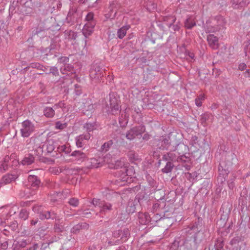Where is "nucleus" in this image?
I'll return each instance as SVG.
<instances>
[{
	"instance_id": "nucleus-38",
	"label": "nucleus",
	"mask_w": 250,
	"mask_h": 250,
	"mask_svg": "<svg viewBox=\"0 0 250 250\" xmlns=\"http://www.w3.org/2000/svg\"><path fill=\"white\" fill-rule=\"evenodd\" d=\"M53 229L56 233H59L63 232L64 227L63 225H62V222H60L59 220L58 222H55Z\"/></svg>"
},
{
	"instance_id": "nucleus-20",
	"label": "nucleus",
	"mask_w": 250,
	"mask_h": 250,
	"mask_svg": "<svg viewBox=\"0 0 250 250\" xmlns=\"http://www.w3.org/2000/svg\"><path fill=\"white\" fill-rule=\"evenodd\" d=\"M117 3L116 1H113L110 3L108 7L109 11L105 14L106 19H113L115 18L117 14Z\"/></svg>"
},
{
	"instance_id": "nucleus-47",
	"label": "nucleus",
	"mask_w": 250,
	"mask_h": 250,
	"mask_svg": "<svg viewBox=\"0 0 250 250\" xmlns=\"http://www.w3.org/2000/svg\"><path fill=\"white\" fill-rule=\"evenodd\" d=\"M244 240L243 238L241 236H236L234 237L230 242V244L232 246L238 244L239 242Z\"/></svg>"
},
{
	"instance_id": "nucleus-44",
	"label": "nucleus",
	"mask_w": 250,
	"mask_h": 250,
	"mask_svg": "<svg viewBox=\"0 0 250 250\" xmlns=\"http://www.w3.org/2000/svg\"><path fill=\"white\" fill-rule=\"evenodd\" d=\"M195 25V22L191 18H188L185 21V26L188 29H191Z\"/></svg>"
},
{
	"instance_id": "nucleus-5",
	"label": "nucleus",
	"mask_w": 250,
	"mask_h": 250,
	"mask_svg": "<svg viewBox=\"0 0 250 250\" xmlns=\"http://www.w3.org/2000/svg\"><path fill=\"white\" fill-rule=\"evenodd\" d=\"M224 23V18L221 15L212 17L208 20L206 23H203L206 32H214L218 29L219 26L223 25Z\"/></svg>"
},
{
	"instance_id": "nucleus-17",
	"label": "nucleus",
	"mask_w": 250,
	"mask_h": 250,
	"mask_svg": "<svg viewBox=\"0 0 250 250\" xmlns=\"http://www.w3.org/2000/svg\"><path fill=\"white\" fill-rule=\"evenodd\" d=\"M113 210L112 205L111 203L105 202L103 203L101 207L100 208L99 212L96 213V215H99L103 217V215H106L108 212H110Z\"/></svg>"
},
{
	"instance_id": "nucleus-57",
	"label": "nucleus",
	"mask_w": 250,
	"mask_h": 250,
	"mask_svg": "<svg viewBox=\"0 0 250 250\" xmlns=\"http://www.w3.org/2000/svg\"><path fill=\"white\" fill-rule=\"evenodd\" d=\"M63 70L70 72L71 73H75L74 72L75 70L74 69V67L72 66V65L68 63L64 65Z\"/></svg>"
},
{
	"instance_id": "nucleus-41",
	"label": "nucleus",
	"mask_w": 250,
	"mask_h": 250,
	"mask_svg": "<svg viewBox=\"0 0 250 250\" xmlns=\"http://www.w3.org/2000/svg\"><path fill=\"white\" fill-rule=\"evenodd\" d=\"M113 141L112 140H110L104 143L101 147L102 152L107 151L113 145Z\"/></svg>"
},
{
	"instance_id": "nucleus-51",
	"label": "nucleus",
	"mask_w": 250,
	"mask_h": 250,
	"mask_svg": "<svg viewBox=\"0 0 250 250\" xmlns=\"http://www.w3.org/2000/svg\"><path fill=\"white\" fill-rule=\"evenodd\" d=\"M14 242L18 245V247L20 248H23L27 245L26 240L22 239L21 240L15 241Z\"/></svg>"
},
{
	"instance_id": "nucleus-64",
	"label": "nucleus",
	"mask_w": 250,
	"mask_h": 250,
	"mask_svg": "<svg viewBox=\"0 0 250 250\" xmlns=\"http://www.w3.org/2000/svg\"><path fill=\"white\" fill-rule=\"evenodd\" d=\"M163 20L165 21L169 22H175L176 21V18L173 16H168V17H164L163 18Z\"/></svg>"
},
{
	"instance_id": "nucleus-30",
	"label": "nucleus",
	"mask_w": 250,
	"mask_h": 250,
	"mask_svg": "<svg viewBox=\"0 0 250 250\" xmlns=\"http://www.w3.org/2000/svg\"><path fill=\"white\" fill-rule=\"evenodd\" d=\"M109 167L110 168H114L116 169H121L123 170V167H125L124 162L121 160H118L115 161L114 162H112L110 164Z\"/></svg>"
},
{
	"instance_id": "nucleus-26",
	"label": "nucleus",
	"mask_w": 250,
	"mask_h": 250,
	"mask_svg": "<svg viewBox=\"0 0 250 250\" xmlns=\"http://www.w3.org/2000/svg\"><path fill=\"white\" fill-rule=\"evenodd\" d=\"M146 179L148 185L152 188L151 191L152 192H155L156 190H159L157 189L158 183L150 175L148 174L146 176Z\"/></svg>"
},
{
	"instance_id": "nucleus-63",
	"label": "nucleus",
	"mask_w": 250,
	"mask_h": 250,
	"mask_svg": "<svg viewBox=\"0 0 250 250\" xmlns=\"http://www.w3.org/2000/svg\"><path fill=\"white\" fill-rule=\"evenodd\" d=\"M66 126V124H62L60 121H58L55 124V127L58 129H63Z\"/></svg>"
},
{
	"instance_id": "nucleus-7",
	"label": "nucleus",
	"mask_w": 250,
	"mask_h": 250,
	"mask_svg": "<svg viewBox=\"0 0 250 250\" xmlns=\"http://www.w3.org/2000/svg\"><path fill=\"white\" fill-rule=\"evenodd\" d=\"M153 146L161 150L171 151L172 147L169 137L161 136L153 140Z\"/></svg>"
},
{
	"instance_id": "nucleus-1",
	"label": "nucleus",
	"mask_w": 250,
	"mask_h": 250,
	"mask_svg": "<svg viewBox=\"0 0 250 250\" xmlns=\"http://www.w3.org/2000/svg\"><path fill=\"white\" fill-rule=\"evenodd\" d=\"M60 29V26L56 23L54 18L46 15L42 16L40 17V21L37 27L32 31V36H45L46 35L44 33L46 30H51L54 31H58Z\"/></svg>"
},
{
	"instance_id": "nucleus-23",
	"label": "nucleus",
	"mask_w": 250,
	"mask_h": 250,
	"mask_svg": "<svg viewBox=\"0 0 250 250\" xmlns=\"http://www.w3.org/2000/svg\"><path fill=\"white\" fill-rule=\"evenodd\" d=\"M90 138V134L89 133H87L85 134L80 135L76 138V145L78 147H81L84 144L86 141L88 140Z\"/></svg>"
},
{
	"instance_id": "nucleus-59",
	"label": "nucleus",
	"mask_w": 250,
	"mask_h": 250,
	"mask_svg": "<svg viewBox=\"0 0 250 250\" xmlns=\"http://www.w3.org/2000/svg\"><path fill=\"white\" fill-rule=\"evenodd\" d=\"M69 204L73 207H77L79 205V200L76 198H72L70 199Z\"/></svg>"
},
{
	"instance_id": "nucleus-53",
	"label": "nucleus",
	"mask_w": 250,
	"mask_h": 250,
	"mask_svg": "<svg viewBox=\"0 0 250 250\" xmlns=\"http://www.w3.org/2000/svg\"><path fill=\"white\" fill-rule=\"evenodd\" d=\"M29 67H31L32 68H35L38 70H41L42 68L43 67V65L39 62H32L30 63Z\"/></svg>"
},
{
	"instance_id": "nucleus-10",
	"label": "nucleus",
	"mask_w": 250,
	"mask_h": 250,
	"mask_svg": "<svg viewBox=\"0 0 250 250\" xmlns=\"http://www.w3.org/2000/svg\"><path fill=\"white\" fill-rule=\"evenodd\" d=\"M21 125L22 128L21 129V136L23 137H28L35 129L34 125L28 120L23 121Z\"/></svg>"
},
{
	"instance_id": "nucleus-11",
	"label": "nucleus",
	"mask_w": 250,
	"mask_h": 250,
	"mask_svg": "<svg viewBox=\"0 0 250 250\" xmlns=\"http://www.w3.org/2000/svg\"><path fill=\"white\" fill-rule=\"evenodd\" d=\"M56 143L52 139L47 140L42 146H40L37 152L41 151L42 153L43 152V149L45 148L46 152H45V155L51 153H53V151L55 150L56 146H55ZM54 153H55V152Z\"/></svg>"
},
{
	"instance_id": "nucleus-48",
	"label": "nucleus",
	"mask_w": 250,
	"mask_h": 250,
	"mask_svg": "<svg viewBox=\"0 0 250 250\" xmlns=\"http://www.w3.org/2000/svg\"><path fill=\"white\" fill-rule=\"evenodd\" d=\"M93 30H94L83 26L82 31L83 34L85 38H87L92 34Z\"/></svg>"
},
{
	"instance_id": "nucleus-54",
	"label": "nucleus",
	"mask_w": 250,
	"mask_h": 250,
	"mask_svg": "<svg viewBox=\"0 0 250 250\" xmlns=\"http://www.w3.org/2000/svg\"><path fill=\"white\" fill-rule=\"evenodd\" d=\"M236 179V177L235 176H233L232 178H230L228 181V185L229 189H233L234 186V181Z\"/></svg>"
},
{
	"instance_id": "nucleus-27",
	"label": "nucleus",
	"mask_w": 250,
	"mask_h": 250,
	"mask_svg": "<svg viewBox=\"0 0 250 250\" xmlns=\"http://www.w3.org/2000/svg\"><path fill=\"white\" fill-rule=\"evenodd\" d=\"M249 1L247 0H230V3L232 6L235 9H238L245 6L248 4Z\"/></svg>"
},
{
	"instance_id": "nucleus-25",
	"label": "nucleus",
	"mask_w": 250,
	"mask_h": 250,
	"mask_svg": "<svg viewBox=\"0 0 250 250\" xmlns=\"http://www.w3.org/2000/svg\"><path fill=\"white\" fill-rule=\"evenodd\" d=\"M71 149L70 146H67L66 145L59 146L57 148V150L55 151L56 155H55L53 154L51 156L53 157H56L57 158H58L59 154L57 153V152H58L60 154L62 152H64L66 154H68L71 152Z\"/></svg>"
},
{
	"instance_id": "nucleus-14",
	"label": "nucleus",
	"mask_w": 250,
	"mask_h": 250,
	"mask_svg": "<svg viewBox=\"0 0 250 250\" xmlns=\"http://www.w3.org/2000/svg\"><path fill=\"white\" fill-rule=\"evenodd\" d=\"M112 235L114 238H120L118 241L121 240L122 241L125 242L128 239L130 236V232L128 229L125 228L123 229L114 231Z\"/></svg>"
},
{
	"instance_id": "nucleus-49",
	"label": "nucleus",
	"mask_w": 250,
	"mask_h": 250,
	"mask_svg": "<svg viewBox=\"0 0 250 250\" xmlns=\"http://www.w3.org/2000/svg\"><path fill=\"white\" fill-rule=\"evenodd\" d=\"M190 161L189 155L188 154L183 156H179V162L183 163H188Z\"/></svg>"
},
{
	"instance_id": "nucleus-16",
	"label": "nucleus",
	"mask_w": 250,
	"mask_h": 250,
	"mask_svg": "<svg viewBox=\"0 0 250 250\" xmlns=\"http://www.w3.org/2000/svg\"><path fill=\"white\" fill-rule=\"evenodd\" d=\"M177 151L179 156H183L187 154L189 155L188 146L183 143H179L175 146H172L171 151Z\"/></svg>"
},
{
	"instance_id": "nucleus-45",
	"label": "nucleus",
	"mask_w": 250,
	"mask_h": 250,
	"mask_svg": "<svg viewBox=\"0 0 250 250\" xmlns=\"http://www.w3.org/2000/svg\"><path fill=\"white\" fill-rule=\"evenodd\" d=\"M174 22H170L169 23H167V25L169 27V28L170 29V32L174 33L175 31H178L180 28L179 25L178 23L179 22H177L176 24H174Z\"/></svg>"
},
{
	"instance_id": "nucleus-40",
	"label": "nucleus",
	"mask_w": 250,
	"mask_h": 250,
	"mask_svg": "<svg viewBox=\"0 0 250 250\" xmlns=\"http://www.w3.org/2000/svg\"><path fill=\"white\" fill-rule=\"evenodd\" d=\"M174 165L172 162H167L165 167L162 169V171L164 173H168L172 171Z\"/></svg>"
},
{
	"instance_id": "nucleus-4",
	"label": "nucleus",
	"mask_w": 250,
	"mask_h": 250,
	"mask_svg": "<svg viewBox=\"0 0 250 250\" xmlns=\"http://www.w3.org/2000/svg\"><path fill=\"white\" fill-rule=\"evenodd\" d=\"M28 181L30 188L24 190V195L29 198L37 194L39 188L41 186V182L40 178L34 175H30L28 177Z\"/></svg>"
},
{
	"instance_id": "nucleus-24",
	"label": "nucleus",
	"mask_w": 250,
	"mask_h": 250,
	"mask_svg": "<svg viewBox=\"0 0 250 250\" xmlns=\"http://www.w3.org/2000/svg\"><path fill=\"white\" fill-rule=\"evenodd\" d=\"M39 217L42 220L49 219L53 220L56 218L57 214L52 210L44 211L39 214Z\"/></svg>"
},
{
	"instance_id": "nucleus-2",
	"label": "nucleus",
	"mask_w": 250,
	"mask_h": 250,
	"mask_svg": "<svg viewBox=\"0 0 250 250\" xmlns=\"http://www.w3.org/2000/svg\"><path fill=\"white\" fill-rule=\"evenodd\" d=\"M198 247L191 237L178 238L171 245L169 250H197Z\"/></svg>"
},
{
	"instance_id": "nucleus-22",
	"label": "nucleus",
	"mask_w": 250,
	"mask_h": 250,
	"mask_svg": "<svg viewBox=\"0 0 250 250\" xmlns=\"http://www.w3.org/2000/svg\"><path fill=\"white\" fill-rule=\"evenodd\" d=\"M144 6L149 12H153L157 9L156 0H144Z\"/></svg>"
},
{
	"instance_id": "nucleus-18",
	"label": "nucleus",
	"mask_w": 250,
	"mask_h": 250,
	"mask_svg": "<svg viewBox=\"0 0 250 250\" xmlns=\"http://www.w3.org/2000/svg\"><path fill=\"white\" fill-rule=\"evenodd\" d=\"M135 170L133 167L125 166V167L123 168V170H118L116 172V176H135Z\"/></svg>"
},
{
	"instance_id": "nucleus-56",
	"label": "nucleus",
	"mask_w": 250,
	"mask_h": 250,
	"mask_svg": "<svg viewBox=\"0 0 250 250\" xmlns=\"http://www.w3.org/2000/svg\"><path fill=\"white\" fill-rule=\"evenodd\" d=\"M224 242L220 240H218L217 241V243L215 244V246H216V250H224L223 249L224 247Z\"/></svg>"
},
{
	"instance_id": "nucleus-9",
	"label": "nucleus",
	"mask_w": 250,
	"mask_h": 250,
	"mask_svg": "<svg viewBox=\"0 0 250 250\" xmlns=\"http://www.w3.org/2000/svg\"><path fill=\"white\" fill-rule=\"evenodd\" d=\"M17 2L22 7L21 10L26 15L34 13V7L36 2L34 0H17Z\"/></svg>"
},
{
	"instance_id": "nucleus-60",
	"label": "nucleus",
	"mask_w": 250,
	"mask_h": 250,
	"mask_svg": "<svg viewBox=\"0 0 250 250\" xmlns=\"http://www.w3.org/2000/svg\"><path fill=\"white\" fill-rule=\"evenodd\" d=\"M69 61V59L68 57L62 56L58 59V62L60 63H62L64 64V65L68 64L67 63Z\"/></svg>"
},
{
	"instance_id": "nucleus-52",
	"label": "nucleus",
	"mask_w": 250,
	"mask_h": 250,
	"mask_svg": "<svg viewBox=\"0 0 250 250\" xmlns=\"http://www.w3.org/2000/svg\"><path fill=\"white\" fill-rule=\"evenodd\" d=\"M104 202V200H101L100 199H96V198H94L92 202H91V203L95 207H99V208H100V207H101L103 203Z\"/></svg>"
},
{
	"instance_id": "nucleus-8",
	"label": "nucleus",
	"mask_w": 250,
	"mask_h": 250,
	"mask_svg": "<svg viewBox=\"0 0 250 250\" xmlns=\"http://www.w3.org/2000/svg\"><path fill=\"white\" fill-rule=\"evenodd\" d=\"M146 132V126L144 125H140L131 127L126 132L125 138L129 140H133L136 137H142L144 133Z\"/></svg>"
},
{
	"instance_id": "nucleus-15",
	"label": "nucleus",
	"mask_w": 250,
	"mask_h": 250,
	"mask_svg": "<svg viewBox=\"0 0 250 250\" xmlns=\"http://www.w3.org/2000/svg\"><path fill=\"white\" fill-rule=\"evenodd\" d=\"M218 172L219 176L218 177V180L220 181L221 183H223L225 181L226 177L228 176L229 173V167L222 162L220 163L218 166Z\"/></svg>"
},
{
	"instance_id": "nucleus-12",
	"label": "nucleus",
	"mask_w": 250,
	"mask_h": 250,
	"mask_svg": "<svg viewBox=\"0 0 250 250\" xmlns=\"http://www.w3.org/2000/svg\"><path fill=\"white\" fill-rule=\"evenodd\" d=\"M69 156L71 157L70 160L73 162H76L80 164L87 160V156L84 153L80 150H75L72 152Z\"/></svg>"
},
{
	"instance_id": "nucleus-3",
	"label": "nucleus",
	"mask_w": 250,
	"mask_h": 250,
	"mask_svg": "<svg viewBox=\"0 0 250 250\" xmlns=\"http://www.w3.org/2000/svg\"><path fill=\"white\" fill-rule=\"evenodd\" d=\"M109 105L106 104L104 109L108 114L117 115L121 112L120 97L116 92H111L109 94Z\"/></svg>"
},
{
	"instance_id": "nucleus-13",
	"label": "nucleus",
	"mask_w": 250,
	"mask_h": 250,
	"mask_svg": "<svg viewBox=\"0 0 250 250\" xmlns=\"http://www.w3.org/2000/svg\"><path fill=\"white\" fill-rule=\"evenodd\" d=\"M208 232L207 230L198 231L194 235L191 236L195 244L198 247L203 241L207 239Z\"/></svg>"
},
{
	"instance_id": "nucleus-19",
	"label": "nucleus",
	"mask_w": 250,
	"mask_h": 250,
	"mask_svg": "<svg viewBox=\"0 0 250 250\" xmlns=\"http://www.w3.org/2000/svg\"><path fill=\"white\" fill-rule=\"evenodd\" d=\"M148 196L146 190L143 189L136 195L134 200L140 206H142L144 202L148 200Z\"/></svg>"
},
{
	"instance_id": "nucleus-21",
	"label": "nucleus",
	"mask_w": 250,
	"mask_h": 250,
	"mask_svg": "<svg viewBox=\"0 0 250 250\" xmlns=\"http://www.w3.org/2000/svg\"><path fill=\"white\" fill-rule=\"evenodd\" d=\"M204 222L201 218L198 217L196 219L194 222L190 224L188 228L190 230L195 231H202V228L204 226Z\"/></svg>"
},
{
	"instance_id": "nucleus-61",
	"label": "nucleus",
	"mask_w": 250,
	"mask_h": 250,
	"mask_svg": "<svg viewBox=\"0 0 250 250\" xmlns=\"http://www.w3.org/2000/svg\"><path fill=\"white\" fill-rule=\"evenodd\" d=\"M18 222L17 221H14L10 223L8 227L13 231L17 229L18 227Z\"/></svg>"
},
{
	"instance_id": "nucleus-37",
	"label": "nucleus",
	"mask_w": 250,
	"mask_h": 250,
	"mask_svg": "<svg viewBox=\"0 0 250 250\" xmlns=\"http://www.w3.org/2000/svg\"><path fill=\"white\" fill-rule=\"evenodd\" d=\"M129 28L130 25H127L123 26V27L119 29L117 31L118 37L120 39H122L126 35V31L128 29H129Z\"/></svg>"
},
{
	"instance_id": "nucleus-33",
	"label": "nucleus",
	"mask_w": 250,
	"mask_h": 250,
	"mask_svg": "<svg viewBox=\"0 0 250 250\" xmlns=\"http://www.w3.org/2000/svg\"><path fill=\"white\" fill-rule=\"evenodd\" d=\"M139 204L134 201H129L128 202V205L126 208V211L128 212L129 214L130 213H133L134 212H135V210L136 209L137 206Z\"/></svg>"
},
{
	"instance_id": "nucleus-29",
	"label": "nucleus",
	"mask_w": 250,
	"mask_h": 250,
	"mask_svg": "<svg viewBox=\"0 0 250 250\" xmlns=\"http://www.w3.org/2000/svg\"><path fill=\"white\" fill-rule=\"evenodd\" d=\"M35 157L32 154L29 153L25 155L24 157L21 161V163L23 165L29 166L34 162Z\"/></svg>"
},
{
	"instance_id": "nucleus-55",
	"label": "nucleus",
	"mask_w": 250,
	"mask_h": 250,
	"mask_svg": "<svg viewBox=\"0 0 250 250\" xmlns=\"http://www.w3.org/2000/svg\"><path fill=\"white\" fill-rule=\"evenodd\" d=\"M74 87L75 94L77 96H80L82 93V86L78 84H75L74 85Z\"/></svg>"
},
{
	"instance_id": "nucleus-34",
	"label": "nucleus",
	"mask_w": 250,
	"mask_h": 250,
	"mask_svg": "<svg viewBox=\"0 0 250 250\" xmlns=\"http://www.w3.org/2000/svg\"><path fill=\"white\" fill-rule=\"evenodd\" d=\"M228 219V214L226 213V214H222L220 217L219 220H218L216 222V225L218 226L219 228H223L225 227L227 221Z\"/></svg>"
},
{
	"instance_id": "nucleus-35",
	"label": "nucleus",
	"mask_w": 250,
	"mask_h": 250,
	"mask_svg": "<svg viewBox=\"0 0 250 250\" xmlns=\"http://www.w3.org/2000/svg\"><path fill=\"white\" fill-rule=\"evenodd\" d=\"M116 176L118 178L117 181L124 183V185L125 183H131L133 181V179L135 177V176H123L122 175H118Z\"/></svg>"
},
{
	"instance_id": "nucleus-50",
	"label": "nucleus",
	"mask_w": 250,
	"mask_h": 250,
	"mask_svg": "<svg viewBox=\"0 0 250 250\" xmlns=\"http://www.w3.org/2000/svg\"><path fill=\"white\" fill-rule=\"evenodd\" d=\"M168 154L170 162H172V163L179 162V156H177L175 153H172V151H170L168 152Z\"/></svg>"
},
{
	"instance_id": "nucleus-43",
	"label": "nucleus",
	"mask_w": 250,
	"mask_h": 250,
	"mask_svg": "<svg viewBox=\"0 0 250 250\" xmlns=\"http://www.w3.org/2000/svg\"><path fill=\"white\" fill-rule=\"evenodd\" d=\"M209 44L212 46H215L217 44L218 38L213 35H209L207 38Z\"/></svg>"
},
{
	"instance_id": "nucleus-28",
	"label": "nucleus",
	"mask_w": 250,
	"mask_h": 250,
	"mask_svg": "<svg viewBox=\"0 0 250 250\" xmlns=\"http://www.w3.org/2000/svg\"><path fill=\"white\" fill-rule=\"evenodd\" d=\"M47 248H48L51 250H60V245L57 243L50 242L48 243H44L42 245L41 250H45Z\"/></svg>"
},
{
	"instance_id": "nucleus-58",
	"label": "nucleus",
	"mask_w": 250,
	"mask_h": 250,
	"mask_svg": "<svg viewBox=\"0 0 250 250\" xmlns=\"http://www.w3.org/2000/svg\"><path fill=\"white\" fill-rule=\"evenodd\" d=\"M20 218L22 219L25 220L28 218V212L27 211L24 209L21 210L20 214H19Z\"/></svg>"
},
{
	"instance_id": "nucleus-39",
	"label": "nucleus",
	"mask_w": 250,
	"mask_h": 250,
	"mask_svg": "<svg viewBox=\"0 0 250 250\" xmlns=\"http://www.w3.org/2000/svg\"><path fill=\"white\" fill-rule=\"evenodd\" d=\"M60 47V46L57 43V42H56L54 40H52L51 44L48 47L46 48V51L47 49H49V54L50 55L53 54V51L54 50H58Z\"/></svg>"
},
{
	"instance_id": "nucleus-46",
	"label": "nucleus",
	"mask_w": 250,
	"mask_h": 250,
	"mask_svg": "<svg viewBox=\"0 0 250 250\" xmlns=\"http://www.w3.org/2000/svg\"><path fill=\"white\" fill-rule=\"evenodd\" d=\"M46 74H51L52 75L55 77L59 76L58 69L56 66H51L50 67L49 71L48 72H46Z\"/></svg>"
},
{
	"instance_id": "nucleus-42",
	"label": "nucleus",
	"mask_w": 250,
	"mask_h": 250,
	"mask_svg": "<svg viewBox=\"0 0 250 250\" xmlns=\"http://www.w3.org/2000/svg\"><path fill=\"white\" fill-rule=\"evenodd\" d=\"M44 116L48 118H52L54 116L55 111L50 107H46L43 110Z\"/></svg>"
},
{
	"instance_id": "nucleus-6",
	"label": "nucleus",
	"mask_w": 250,
	"mask_h": 250,
	"mask_svg": "<svg viewBox=\"0 0 250 250\" xmlns=\"http://www.w3.org/2000/svg\"><path fill=\"white\" fill-rule=\"evenodd\" d=\"M106 75L105 69L103 68L100 64H92L89 71V76L95 83L100 82Z\"/></svg>"
},
{
	"instance_id": "nucleus-36",
	"label": "nucleus",
	"mask_w": 250,
	"mask_h": 250,
	"mask_svg": "<svg viewBox=\"0 0 250 250\" xmlns=\"http://www.w3.org/2000/svg\"><path fill=\"white\" fill-rule=\"evenodd\" d=\"M213 116L211 114L208 112H206L202 114L201 116L200 122L202 125L205 126L207 124V122L209 120H212Z\"/></svg>"
},
{
	"instance_id": "nucleus-62",
	"label": "nucleus",
	"mask_w": 250,
	"mask_h": 250,
	"mask_svg": "<svg viewBox=\"0 0 250 250\" xmlns=\"http://www.w3.org/2000/svg\"><path fill=\"white\" fill-rule=\"evenodd\" d=\"M95 24L96 23L95 21H88L85 24L84 27L93 30Z\"/></svg>"
},
{
	"instance_id": "nucleus-31",
	"label": "nucleus",
	"mask_w": 250,
	"mask_h": 250,
	"mask_svg": "<svg viewBox=\"0 0 250 250\" xmlns=\"http://www.w3.org/2000/svg\"><path fill=\"white\" fill-rule=\"evenodd\" d=\"M98 126L99 125L96 122H87L83 125L84 128L88 132L87 133L96 129Z\"/></svg>"
},
{
	"instance_id": "nucleus-32",
	"label": "nucleus",
	"mask_w": 250,
	"mask_h": 250,
	"mask_svg": "<svg viewBox=\"0 0 250 250\" xmlns=\"http://www.w3.org/2000/svg\"><path fill=\"white\" fill-rule=\"evenodd\" d=\"M15 179V176L11 174H7L3 176L1 179L0 180V182L2 184V185H4L6 184L10 183L12 181Z\"/></svg>"
}]
</instances>
